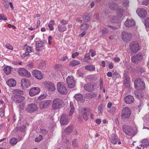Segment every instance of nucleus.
Returning a JSON list of instances; mask_svg holds the SVG:
<instances>
[{
	"instance_id": "1",
	"label": "nucleus",
	"mask_w": 149,
	"mask_h": 149,
	"mask_svg": "<svg viewBox=\"0 0 149 149\" xmlns=\"http://www.w3.org/2000/svg\"><path fill=\"white\" fill-rule=\"evenodd\" d=\"M109 8L112 10H118L117 15L119 18H120L123 16V9L121 8H119L118 5L117 3L111 1L108 4Z\"/></svg>"
},
{
	"instance_id": "2",
	"label": "nucleus",
	"mask_w": 149,
	"mask_h": 149,
	"mask_svg": "<svg viewBox=\"0 0 149 149\" xmlns=\"http://www.w3.org/2000/svg\"><path fill=\"white\" fill-rule=\"evenodd\" d=\"M64 105L63 101L59 98H54L52 102V108L54 110L59 109Z\"/></svg>"
},
{
	"instance_id": "3",
	"label": "nucleus",
	"mask_w": 149,
	"mask_h": 149,
	"mask_svg": "<svg viewBox=\"0 0 149 149\" xmlns=\"http://www.w3.org/2000/svg\"><path fill=\"white\" fill-rule=\"evenodd\" d=\"M57 89L58 92L62 94H66L68 92L66 85L62 82H59L57 83Z\"/></svg>"
},
{
	"instance_id": "4",
	"label": "nucleus",
	"mask_w": 149,
	"mask_h": 149,
	"mask_svg": "<svg viewBox=\"0 0 149 149\" xmlns=\"http://www.w3.org/2000/svg\"><path fill=\"white\" fill-rule=\"evenodd\" d=\"M135 88L137 90H143L145 88L144 82L141 79H137L134 81Z\"/></svg>"
},
{
	"instance_id": "5",
	"label": "nucleus",
	"mask_w": 149,
	"mask_h": 149,
	"mask_svg": "<svg viewBox=\"0 0 149 149\" xmlns=\"http://www.w3.org/2000/svg\"><path fill=\"white\" fill-rule=\"evenodd\" d=\"M84 89L88 92L94 91L97 88L96 83H90L85 84L84 86Z\"/></svg>"
},
{
	"instance_id": "6",
	"label": "nucleus",
	"mask_w": 149,
	"mask_h": 149,
	"mask_svg": "<svg viewBox=\"0 0 149 149\" xmlns=\"http://www.w3.org/2000/svg\"><path fill=\"white\" fill-rule=\"evenodd\" d=\"M129 47L131 52L134 53L137 52L140 49L139 44L137 41L132 42L130 45Z\"/></svg>"
},
{
	"instance_id": "7",
	"label": "nucleus",
	"mask_w": 149,
	"mask_h": 149,
	"mask_svg": "<svg viewBox=\"0 0 149 149\" xmlns=\"http://www.w3.org/2000/svg\"><path fill=\"white\" fill-rule=\"evenodd\" d=\"M122 129L124 133L127 135L132 136L135 134L134 130L130 127L124 125L122 127Z\"/></svg>"
},
{
	"instance_id": "8",
	"label": "nucleus",
	"mask_w": 149,
	"mask_h": 149,
	"mask_svg": "<svg viewBox=\"0 0 149 149\" xmlns=\"http://www.w3.org/2000/svg\"><path fill=\"white\" fill-rule=\"evenodd\" d=\"M131 114V111L130 109L128 107H124L122 110L121 117L123 119H126L129 118Z\"/></svg>"
},
{
	"instance_id": "9",
	"label": "nucleus",
	"mask_w": 149,
	"mask_h": 149,
	"mask_svg": "<svg viewBox=\"0 0 149 149\" xmlns=\"http://www.w3.org/2000/svg\"><path fill=\"white\" fill-rule=\"evenodd\" d=\"M143 56L141 53H139L132 56L131 60L134 63H137L142 60Z\"/></svg>"
},
{
	"instance_id": "10",
	"label": "nucleus",
	"mask_w": 149,
	"mask_h": 149,
	"mask_svg": "<svg viewBox=\"0 0 149 149\" xmlns=\"http://www.w3.org/2000/svg\"><path fill=\"white\" fill-rule=\"evenodd\" d=\"M132 35L127 32L123 31L122 33V38L125 42L130 41L132 38Z\"/></svg>"
},
{
	"instance_id": "11",
	"label": "nucleus",
	"mask_w": 149,
	"mask_h": 149,
	"mask_svg": "<svg viewBox=\"0 0 149 149\" xmlns=\"http://www.w3.org/2000/svg\"><path fill=\"white\" fill-rule=\"evenodd\" d=\"M67 83L70 88L74 87L75 82L73 77L72 76H68L66 78Z\"/></svg>"
},
{
	"instance_id": "12",
	"label": "nucleus",
	"mask_w": 149,
	"mask_h": 149,
	"mask_svg": "<svg viewBox=\"0 0 149 149\" xmlns=\"http://www.w3.org/2000/svg\"><path fill=\"white\" fill-rule=\"evenodd\" d=\"M38 108L37 105L34 104H28L26 108V110L29 113L33 112L37 110Z\"/></svg>"
},
{
	"instance_id": "13",
	"label": "nucleus",
	"mask_w": 149,
	"mask_h": 149,
	"mask_svg": "<svg viewBox=\"0 0 149 149\" xmlns=\"http://www.w3.org/2000/svg\"><path fill=\"white\" fill-rule=\"evenodd\" d=\"M50 100H43L40 102L39 104V107L40 109H43L48 107L51 103Z\"/></svg>"
},
{
	"instance_id": "14",
	"label": "nucleus",
	"mask_w": 149,
	"mask_h": 149,
	"mask_svg": "<svg viewBox=\"0 0 149 149\" xmlns=\"http://www.w3.org/2000/svg\"><path fill=\"white\" fill-rule=\"evenodd\" d=\"M18 72L19 74L21 76L27 77H30L31 76V74L24 68H19Z\"/></svg>"
},
{
	"instance_id": "15",
	"label": "nucleus",
	"mask_w": 149,
	"mask_h": 149,
	"mask_svg": "<svg viewBox=\"0 0 149 149\" xmlns=\"http://www.w3.org/2000/svg\"><path fill=\"white\" fill-rule=\"evenodd\" d=\"M21 84L22 87L27 88L30 86L31 83L30 81L27 79H22L21 81Z\"/></svg>"
},
{
	"instance_id": "16",
	"label": "nucleus",
	"mask_w": 149,
	"mask_h": 149,
	"mask_svg": "<svg viewBox=\"0 0 149 149\" xmlns=\"http://www.w3.org/2000/svg\"><path fill=\"white\" fill-rule=\"evenodd\" d=\"M40 88L38 87H35L31 88L29 91V95L31 96H33L39 93L40 91Z\"/></svg>"
},
{
	"instance_id": "17",
	"label": "nucleus",
	"mask_w": 149,
	"mask_h": 149,
	"mask_svg": "<svg viewBox=\"0 0 149 149\" xmlns=\"http://www.w3.org/2000/svg\"><path fill=\"white\" fill-rule=\"evenodd\" d=\"M136 12L139 17L143 18L146 17L147 14L146 10L142 8L138 9L136 11Z\"/></svg>"
},
{
	"instance_id": "18",
	"label": "nucleus",
	"mask_w": 149,
	"mask_h": 149,
	"mask_svg": "<svg viewBox=\"0 0 149 149\" xmlns=\"http://www.w3.org/2000/svg\"><path fill=\"white\" fill-rule=\"evenodd\" d=\"M46 43L45 40L37 41L36 43V50L38 52L41 51L42 49L40 48L44 47V45Z\"/></svg>"
},
{
	"instance_id": "19",
	"label": "nucleus",
	"mask_w": 149,
	"mask_h": 149,
	"mask_svg": "<svg viewBox=\"0 0 149 149\" xmlns=\"http://www.w3.org/2000/svg\"><path fill=\"white\" fill-rule=\"evenodd\" d=\"M32 75L37 79H41L43 78L41 72L38 70H34L32 72Z\"/></svg>"
},
{
	"instance_id": "20",
	"label": "nucleus",
	"mask_w": 149,
	"mask_h": 149,
	"mask_svg": "<svg viewBox=\"0 0 149 149\" xmlns=\"http://www.w3.org/2000/svg\"><path fill=\"white\" fill-rule=\"evenodd\" d=\"M68 119L67 116L64 113L62 114L60 118V123L62 125H66L68 123Z\"/></svg>"
},
{
	"instance_id": "21",
	"label": "nucleus",
	"mask_w": 149,
	"mask_h": 149,
	"mask_svg": "<svg viewBox=\"0 0 149 149\" xmlns=\"http://www.w3.org/2000/svg\"><path fill=\"white\" fill-rule=\"evenodd\" d=\"M45 88L48 90L54 91L56 89L53 83L51 82H48L45 84Z\"/></svg>"
},
{
	"instance_id": "22",
	"label": "nucleus",
	"mask_w": 149,
	"mask_h": 149,
	"mask_svg": "<svg viewBox=\"0 0 149 149\" xmlns=\"http://www.w3.org/2000/svg\"><path fill=\"white\" fill-rule=\"evenodd\" d=\"M125 102L127 104H130L133 102L134 101L133 97L131 95H128L124 98Z\"/></svg>"
},
{
	"instance_id": "23",
	"label": "nucleus",
	"mask_w": 149,
	"mask_h": 149,
	"mask_svg": "<svg viewBox=\"0 0 149 149\" xmlns=\"http://www.w3.org/2000/svg\"><path fill=\"white\" fill-rule=\"evenodd\" d=\"M135 24V22L133 19H127L125 23V25L126 26L131 27L134 26Z\"/></svg>"
},
{
	"instance_id": "24",
	"label": "nucleus",
	"mask_w": 149,
	"mask_h": 149,
	"mask_svg": "<svg viewBox=\"0 0 149 149\" xmlns=\"http://www.w3.org/2000/svg\"><path fill=\"white\" fill-rule=\"evenodd\" d=\"M33 48L30 46H28L26 49V51L25 53H23L22 56V58H24L26 56L29 55V53L32 52Z\"/></svg>"
},
{
	"instance_id": "25",
	"label": "nucleus",
	"mask_w": 149,
	"mask_h": 149,
	"mask_svg": "<svg viewBox=\"0 0 149 149\" xmlns=\"http://www.w3.org/2000/svg\"><path fill=\"white\" fill-rule=\"evenodd\" d=\"M119 140L117 136L114 134H112L111 135L110 141L111 143L114 144H116Z\"/></svg>"
},
{
	"instance_id": "26",
	"label": "nucleus",
	"mask_w": 149,
	"mask_h": 149,
	"mask_svg": "<svg viewBox=\"0 0 149 149\" xmlns=\"http://www.w3.org/2000/svg\"><path fill=\"white\" fill-rule=\"evenodd\" d=\"M74 130L73 126L71 125L67 128H66L64 130V132L67 135H69Z\"/></svg>"
},
{
	"instance_id": "27",
	"label": "nucleus",
	"mask_w": 149,
	"mask_h": 149,
	"mask_svg": "<svg viewBox=\"0 0 149 149\" xmlns=\"http://www.w3.org/2000/svg\"><path fill=\"white\" fill-rule=\"evenodd\" d=\"M6 84L9 86L13 87L16 85V81L15 80L13 79H11L7 81Z\"/></svg>"
},
{
	"instance_id": "28",
	"label": "nucleus",
	"mask_w": 149,
	"mask_h": 149,
	"mask_svg": "<svg viewBox=\"0 0 149 149\" xmlns=\"http://www.w3.org/2000/svg\"><path fill=\"white\" fill-rule=\"evenodd\" d=\"M14 99L16 103H19L22 102L24 99V97L20 95L15 96Z\"/></svg>"
},
{
	"instance_id": "29",
	"label": "nucleus",
	"mask_w": 149,
	"mask_h": 149,
	"mask_svg": "<svg viewBox=\"0 0 149 149\" xmlns=\"http://www.w3.org/2000/svg\"><path fill=\"white\" fill-rule=\"evenodd\" d=\"M58 30L60 32H63L67 29L66 26L63 25L59 24L58 26Z\"/></svg>"
},
{
	"instance_id": "30",
	"label": "nucleus",
	"mask_w": 149,
	"mask_h": 149,
	"mask_svg": "<svg viewBox=\"0 0 149 149\" xmlns=\"http://www.w3.org/2000/svg\"><path fill=\"white\" fill-rule=\"evenodd\" d=\"M11 68L10 66H7L3 69L4 72L6 74H9L11 72Z\"/></svg>"
},
{
	"instance_id": "31",
	"label": "nucleus",
	"mask_w": 149,
	"mask_h": 149,
	"mask_svg": "<svg viewBox=\"0 0 149 149\" xmlns=\"http://www.w3.org/2000/svg\"><path fill=\"white\" fill-rule=\"evenodd\" d=\"M80 63V62L78 61L73 60L70 62V65L72 67H73L79 65Z\"/></svg>"
},
{
	"instance_id": "32",
	"label": "nucleus",
	"mask_w": 149,
	"mask_h": 149,
	"mask_svg": "<svg viewBox=\"0 0 149 149\" xmlns=\"http://www.w3.org/2000/svg\"><path fill=\"white\" fill-rule=\"evenodd\" d=\"M85 69L90 71L95 70V68L94 65H87L85 66Z\"/></svg>"
},
{
	"instance_id": "33",
	"label": "nucleus",
	"mask_w": 149,
	"mask_h": 149,
	"mask_svg": "<svg viewBox=\"0 0 149 149\" xmlns=\"http://www.w3.org/2000/svg\"><path fill=\"white\" fill-rule=\"evenodd\" d=\"M141 143V144H142L145 148H147L149 145V143L148 142L147 139H144L142 141Z\"/></svg>"
},
{
	"instance_id": "34",
	"label": "nucleus",
	"mask_w": 149,
	"mask_h": 149,
	"mask_svg": "<svg viewBox=\"0 0 149 149\" xmlns=\"http://www.w3.org/2000/svg\"><path fill=\"white\" fill-rule=\"evenodd\" d=\"M13 93L15 95V96L20 95L22 94L23 92L22 91L18 89H16L13 91Z\"/></svg>"
},
{
	"instance_id": "35",
	"label": "nucleus",
	"mask_w": 149,
	"mask_h": 149,
	"mask_svg": "<svg viewBox=\"0 0 149 149\" xmlns=\"http://www.w3.org/2000/svg\"><path fill=\"white\" fill-rule=\"evenodd\" d=\"M82 113L83 114L82 116L84 119L85 120H87L88 119V118L87 116V111L85 109L82 111Z\"/></svg>"
},
{
	"instance_id": "36",
	"label": "nucleus",
	"mask_w": 149,
	"mask_h": 149,
	"mask_svg": "<svg viewBox=\"0 0 149 149\" xmlns=\"http://www.w3.org/2000/svg\"><path fill=\"white\" fill-rule=\"evenodd\" d=\"M54 23L53 20H51L48 25V26L49 29L51 30H53L54 29L53 25H54Z\"/></svg>"
},
{
	"instance_id": "37",
	"label": "nucleus",
	"mask_w": 149,
	"mask_h": 149,
	"mask_svg": "<svg viewBox=\"0 0 149 149\" xmlns=\"http://www.w3.org/2000/svg\"><path fill=\"white\" fill-rule=\"evenodd\" d=\"M108 18L112 22L115 23L116 22L117 19H116V17L114 16L111 15H110L109 16Z\"/></svg>"
},
{
	"instance_id": "38",
	"label": "nucleus",
	"mask_w": 149,
	"mask_h": 149,
	"mask_svg": "<svg viewBox=\"0 0 149 149\" xmlns=\"http://www.w3.org/2000/svg\"><path fill=\"white\" fill-rule=\"evenodd\" d=\"M82 95L81 94H77L74 95V97L77 101L81 100L82 98Z\"/></svg>"
},
{
	"instance_id": "39",
	"label": "nucleus",
	"mask_w": 149,
	"mask_h": 149,
	"mask_svg": "<svg viewBox=\"0 0 149 149\" xmlns=\"http://www.w3.org/2000/svg\"><path fill=\"white\" fill-rule=\"evenodd\" d=\"M83 19L84 21L88 22L90 20L91 18L88 15H84Z\"/></svg>"
},
{
	"instance_id": "40",
	"label": "nucleus",
	"mask_w": 149,
	"mask_h": 149,
	"mask_svg": "<svg viewBox=\"0 0 149 149\" xmlns=\"http://www.w3.org/2000/svg\"><path fill=\"white\" fill-rule=\"evenodd\" d=\"M89 27L88 24L86 23H84L81 26V29L82 30H86Z\"/></svg>"
},
{
	"instance_id": "41",
	"label": "nucleus",
	"mask_w": 149,
	"mask_h": 149,
	"mask_svg": "<svg viewBox=\"0 0 149 149\" xmlns=\"http://www.w3.org/2000/svg\"><path fill=\"white\" fill-rule=\"evenodd\" d=\"M17 139L15 138H12L10 140V142L11 144L15 145L17 143Z\"/></svg>"
},
{
	"instance_id": "42",
	"label": "nucleus",
	"mask_w": 149,
	"mask_h": 149,
	"mask_svg": "<svg viewBox=\"0 0 149 149\" xmlns=\"http://www.w3.org/2000/svg\"><path fill=\"white\" fill-rule=\"evenodd\" d=\"M25 128V126L24 125H22L21 126L16 127V130L17 131L23 132Z\"/></svg>"
},
{
	"instance_id": "43",
	"label": "nucleus",
	"mask_w": 149,
	"mask_h": 149,
	"mask_svg": "<svg viewBox=\"0 0 149 149\" xmlns=\"http://www.w3.org/2000/svg\"><path fill=\"white\" fill-rule=\"evenodd\" d=\"M130 80H125L124 81V84L125 87L129 88L130 86Z\"/></svg>"
},
{
	"instance_id": "44",
	"label": "nucleus",
	"mask_w": 149,
	"mask_h": 149,
	"mask_svg": "<svg viewBox=\"0 0 149 149\" xmlns=\"http://www.w3.org/2000/svg\"><path fill=\"white\" fill-rule=\"evenodd\" d=\"M129 1L128 0H123V5L125 7L129 6Z\"/></svg>"
},
{
	"instance_id": "45",
	"label": "nucleus",
	"mask_w": 149,
	"mask_h": 149,
	"mask_svg": "<svg viewBox=\"0 0 149 149\" xmlns=\"http://www.w3.org/2000/svg\"><path fill=\"white\" fill-rule=\"evenodd\" d=\"M144 25L146 27H149V17L145 20Z\"/></svg>"
},
{
	"instance_id": "46",
	"label": "nucleus",
	"mask_w": 149,
	"mask_h": 149,
	"mask_svg": "<svg viewBox=\"0 0 149 149\" xmlns=\"http://www.w3.org/2000/svg\"><path fill=\"white\" fill-rule=\"evenodd\" d=\"M42 139V136L41 135L39 136L38 137H37L35 139V141L38 142Z\"/></svg>"
},
{
	"instance_id": "47",
	"label": "nucleus",
	"mask_w": 149,
	"mask_h": 149,
	"mask_svg": "<svg viewBox=\"0 0 149 149\" xmlns=\"http://www.w3.org/2000/svg\"><path fill=\"white\" fill-rule=\"evenodd\" d=\"M47 96V94L45 93L43 94L42 95H41L40 96L38 97V99L39 100H42L45 98Z\"/></svg>"
},
{
	"instance_id": "48",
	"label": "nucleus",
	"mask_w": 149,
	"mask_h": 149,
	"mask_svg": "<svg viewBox=\"0 0 149 149\" xmlns=\"http://www.w3.org/2000/svg\"><path fill=\"white\" fill-rule=\"evenodd\" d=\"M78 140L77 139H74L72 141V145L73 147H77V142Z\"/></svg>"
},
{
	"instance_id": "49",
	"label": "nucleus",
	"mask_w": 149,
	"mask_h": 149,
	"mask_svg": "<svg viewBox=\"0 0 149 149\" xmlns=\"http://www.w3.org/2000/svg\"><path fill=\"white\" fill-rule=\"evenodd\" d=\"M45 66V64L44 63H40L38 65V68L40 69L43 68Z\"/></svg>"
},
{
	"instance_id": "50",
	"label": "nucleus",
	"mask_w": 149,
	"mask_h": 149,
	"mask_svg": "<svg viewBox=\"0 0 149 149\" xmlns=\"http://www.w3.org/2000/svg\"><path fill=\"white\" fill-rule=\"evenodd\" d=\"M101 33L103 35L108 33V31L107 28L104 29L100 31Z\"/></svg>"
},
{
	"instance_id": "51",
	"label": "nucleus",
	"mask_w": 149,
	"mask_h": 149,
	"mask_svg": "<svg viewBox=\"0 0 149 149\" xmlns=\"http://www.w3.org/2000/svg\"><path fill=\"white\" fill-rule=\"evenodd\" d=\"M118 74V73L116 72H114L112 75V79L113 80H115L116 79Z\"/></svg>"
},
{
	"instance_id": "52",
	"label": "nucleus",
	"mask_w": 149,
	"mask_h": 149,
	"mask_svg": "<svg viewBox=\"0 0 149 149\" xmlns=\"http://www.w3.org/2000/svg\"><path fill=\"white\" fill-rule=\"evenodd\" d=\"M60 22L61 24V25H64L67 24L68 23L64 19L61 20Z\"/></svg>"
},
{
	"instance_id": "53",
	"label": "nucleus",
	"mask_w": 149,
	"mask_h": 149,
	"mask_svg": "<svg viewBox=\"0 0 149 149\" xmlns=\"http://www.w3.org/2000/svg\"><path fill=\"white\" fill-rule=\"evenodd\" d=\"M149 3V0H145L142 1V5L147 6Z\"/></svg>"
},
{
	"instance_id": "54",
	"label": "nucleus",
	"mask_w": 149,
	"mask_h": 149,
	"mask_svg": "<svg viewBox=\"0 0 149 149\" xmlns=\"http://www.w3.org/2000/svg\"><path fill=\"white\" fill-rule=\"evenodd\" d=\"M7 20V18L4 17L3 15L1 14H0V20Z\"/></svg>"
},
{
	"instance_id": "55",
	"label": "nucleus",
	"mask_w": 149,
	"mask_h": 149,
	"mask_svg": "<svg viewBox=\"0 0 149 149\" xmlns=\"http://www.w3.org/2000/svg\"><path fill=\"white\" fill-rule=\"evenodd\" d=\"M79 55V53L78 52H75L72 55V57L74 58L75 57L78 56Z\"/></svg>"
},
{
	"instance_id": "56",
	"label": "nucleus",
	"mask_w": 149,
	"mask_h": 149,
	"mask_svg": "<svg viewBox=\"0 0 149 149\" xmlns=\"http://www.w3.org/2000/svg\"><path fill=\"white\" fill-rule=\"evenodd\" d=\"M6 47L7 48L11 50H13V48L12 46L10 45L9 44H7L6 45Z\"/></svg>"
},
{
	"instance_id": "57",
	"label": "nucleus",
	"mask_w": 149,
	"mask_h": 149,
	"mask_svg": "<svg viewBox=\"0 0 149 149\" xmlns=\"http://www.w3.org/2000/svg\"><path fill=\"white\" fill-rule=\"evenodd\" d=\"M108 27L113 30H115L118 28L116 26H113L109 25H108Z\"/></svg>"
},
{
	"instance_id": "58",
	"label": "nucleus",
	"mask_w": 149,
	"mask_h": 149,
	"mask_svg": "<svg viewBox=\"0 0 149 149\" xmlns=\"http://www.w3.org/2000/svg\"><path fill=\"white\" fill-rule=\"evenodd\" d=\"M24 104L23 103H21L18 105L19 107L21 109H23L24 107Z\"/></svg>"
},
{
	"instance_id": "59",
	"label": "nucleus",
	"mask_w": 149,
	"mask_h": 149,
	"mask_svg": "<svg viewBox=\"0 0 149 149\" xmlns=\"http://www.w3.org/2000/svg\"><path fill=\"white\" fill-rule=\"evenodd\" d=\"M96 96V95L95 93H91L89 95V97L90 98H93L95 97Z\"/></svg>"
},
{
	"instance_id": "60",
	"label": "nucleus",
	"mask_w": 149,
	"mask_h": 149,
	"mask_svg": "<svg viewBox=\"0 0 149 149\" xmlns=\"http://www.w3.org/2000/svg\"><path fill=\"white\" fill-rule=\"evenodd\" d=\"M116 111V108L114 106L111 107V109L110 110V111L111 113H113Z\"/></svg>"
},
{
	"instance_id": "61",
	"label": "nucleus",
	"mask_w": 149,
	"mask_h": 149,
	"mask_svg": "<svg viewBox=\"0 0 149 149\" xmlns=\"http://www.w3.org/2000/svg\"><path fill=\"white\" fill-rule=\"evenodd\" d=\"M3 4L6 8H8L9 3H8V2H5L3 3Z\"/></svg>"
},
{
	"instance_id": "62",
	"label": "nucleus",
	"mask_w": 149,
	"mask_h": 149,
	"mask_svg": "<svg viewBox=\"0 0 149 149\" xmlns=\"http://www.w3.org/2000/svg\"><path fill=\"white\" fill-rule=\"evenodd\" d=\"M124 77L125 78V80H130V77L126 74H124Z\"/></svg>"
},
{
	"instance_id": "63",
	"label": "nucleus",
	"mask_w": 149,
	"mask_h": 149,
	"mask_svg": "<svg viewBox=\"0 0 149 149\" xmlns=\"http://www.w3.org/2000/svg\"><path fill=\"white\" fill-rule=\"evenodd\" d=\"M70 110L69 112V116H71L72 115L73 113L74 112V109H70Z\"/></svg>"
},
{
	"instance_id": "64",
	"label": "nucleus",
	"mask_w": 149,
	"mask_h": 149,
	"mask_svg": "<svg viewBox=\"0 0 149 149\" xmlns=\"http://www.w3.org/2000/svg\"><path fill=\"white\" fill-rule=\"evenodd\" d=\"M33 66V64L31 63L27 65V66L28 67L29 69L31 68Z\"/></svg>"
}]
</instances>
